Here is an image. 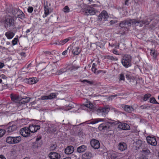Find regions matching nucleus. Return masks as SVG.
Returning a JSON list of instances; mask_svg holds the SVG:
<instances>
[{"instance_id":"1","label":"nucleus","mask_w":159,"mask_h":159,"mask_svg":"<svg viewBox=\"0 0 159 159\" xmlns=\"http://www.w3.org/2000/svg\"><path fill=\"white\" fill-rule=\"evenodd\" d=\"M104 122L103 123L100 124L99 127L98 129L99 130H107L112 126H114L118 124V128L122 130H129L130 126L125 123L120 122L118 123L117 121L112 120L111 121H108L105 120L104 119L98 118L95 119L91 121L89 124H94L99 122Z\"/></svg>"},{"instance_id":"2","label":"nucleus","mask_w":159,"mask_h":159,"mask_svg":"<svg viewBox=\"0 0 159 159\" xmlns=\"http://www.w3.org/2000/svg\"><path fill=\"white\" fill-rule=\"evenodd\" d=\"M84 105L88 108V109L87 110L89 111H93L97 110L99 115H102L104 116H106L110 110V107L109 105L106 106L104 107H100L98 109L90 102H87Z\"/></svg>"},{"instance_id":"3","label":"nucleus","mask_w":159,"mask_h":159,"mask_svg":"<svg viewBox=\"0 0 159 159\" xmlns=\"http://www.w3.org/2000/svg\"><path fill=\"white\" fill-rule=\"evenodd\" d=\"M4 26L6 29L12 28L13 30L16 29L14 19L11 17L6 18L4 21Z\"/></svg>"},{"instance_id":"4","label":"nucleus","mask_w":159,"mask_h":159,"mask_svg":"<svg viewBox=\"0 0 159 159\" xmlns=\"http://www.w3.org/2000/svg\"><path fill=\"white\" fill-rule=\"evenodd\" d=\"M131 57L129 55H125L121 59V62L125 68H128L131 66Z\"/></svg>"},{"instance_id":"5","label":"nucleus","mask_w":159,"mask_h":159,"mask_svg":"<svg viewBox=\"0 0 159 159\" xmlns=\"http://www.w3.org/2000/svg\"><path fill=\"white\" fill-rule=\"evenodd\" d=\"M83 11L84 14L86 15H94L98 11L95 10L94 8L90 6H88L84 9Z\"/></svg>"},{"instance_id":"6","label":"nucleus","mask_w":159,"mask_h":159,"mask_svg":"<svg viewBox=\"0 0 159 159\" xmlns=\"http://www.w3.org/2000/svg\"><path fill=\"white\" fill-rule=\"evenodd\" d=\"M17 127V125L15 124L10 123L7 125L5 130L6 133L9 134L15 131Z\"/></svg>"},{"instance_id":"7","label":"nucleus","mask_w":159,"mask_h":159,"mask_svg":"<svg viewBox=\"0 0 159 159\" xmlns=\"http://www.w3.org/2000/svg\"><path fill=\"white\" fill-rule=\"evenodd\" d=\"M109 18L107 12L105 10L102 11L98 16L97 20L99 21H101L103 19V21L107 20Z\"/></svg>"},{"instance_id":"8","label":"nucleus","mask_w":159,"mask_h":159,"mask_svg":"<svg viewBox=\"0 0 159 159\" xmlns=\"http://www.w3.org/2000/svg\"><path fill=\"white\" fill-rule=\"evenodd\" d=\"M135 19H131L121 21L119 24V26L121 28H123L126 25H129L134 24L135 25Z\"/></svg>"},{"instance_id":"9","label":"nucleus","mask_w":159,"mask_h":159,"mask_svg":"<svg viewBox=\"0 0 159 159\" xmlns=\"http://www.w3.org/2000/svg\"><path fill=\"white\" fill-rule=\"evenodd\" d=\"M151 21V20L149 21L148 20V19L143 20H142L135 19V25L136 26L139 25V27H141L143 26V25H148Z\"/></svg>"},{"instance_id":"10","label":"nucleus","mask_w":159,"mask_h":159,"mask_svg":"<svg viewBox=\"0 0 159 159\" xmlns=\"http://www.w3.org/2000/svg\"><path fill=\"white\" fill-rule=\"evenodd\" d=\"M20 134L25 137H30L31 133L28 127H24L21 129L20 131Z\"/></svg>"},{"instance_id":"11","label":"nucleus","mask_w":159,"mask_h":159,"mask_svg":"<svg viewBox=\"0 0 159 159\" xmlns=\"http://www.w3.org/2000/svg\"><path fill=\"white\" fill-rule=\"evenodd\" d=\"M16 32V30H10L6 32L5 35L8 39H11L13 38Z\"/></svg>"},{"instance_id":"12","label":"nucleus","mask_w":159,"mask_h":159,"mask_svg":"<svg viewBox=\"0 0 159 159\" xmlns=\"http://www.w3.org/2000/svg\"><path fill=\"white\" fill-rule=\"evenodd\" d=\"M90 144L91 147L94 149H98L100 147L99 141L96 139H94L91 140Z\"/></svg>"},{"instance_id":"13","label":"nucleus","mask_w":159,"mask_h":159,"mask_svg":"<svg viewBox=\"0 0 159 159\" xmlns=\"http://www.w3.org/2000/svg\"><path fill=\"white\" fill-rule=\"evenodd\" d=\"M57 131V126L53 124H48L47 131L50 134L54 133Z\"/></svg>"},{"instance_id":"14","label":"nucleus","mask_w":159,"mask_h":159,"mask_svg":"<svg viewBox=\"0 0 159 159\" xmlns=\"http://www.w3.org/2000/svg\"><path fill=\"white\" fill-rule=\"evenodd\" d=\"M48 157L50 159H59L61 157L60 154L53 152L49 153Z\"/></svg>"},{"instance_id":"15","label":"nucleus","mask_w":159,"mask_h":159,"mask_svg":"<svg viewBox=\"0 0 159 159\" xmlns=\"http://www.w3.org/2000/svg\"><path fill=\"white\" fill-rule=\"evenodd\" d=\"M57 95L55 93H52L48 96H44L41 97V99L42 100L47 99H52L56 98Z\"/></svg>"},{"instance_id":"16","label":"nucleus","mask_w":159,"mask_h":159,"mask_svg":"<svg viewBox=\"0 0 159 159\" xmlns=\"http://www.w3.org/2000/svg\"><path fill=\"white\" fill-rule=\"evenodd\" d=\"M118 147L119 150L121 151H123L127 149V145L125 143L121 142L118 144Z\"/></svg>"},{"instance_id":"17","label":"nucleus","mask_w":159,"mask_h":159,"mask_svg":"<svg viewBox=\"0 0 159 159\" xmlns=\"http://www.w3.org/2000/svg\"><path fill=\"white\" fill-rule=\"evenodd\" d=\"M74 150V147L72 146H69L65 149V152L66 154H70L73 153Z\"/></svg>"},{"instance_id":"18","label":"nucleus","mask_w":159,"mask_h":159,"mask_svg":"<svg viewBox=\"0 0 159 159\" xmlns=\"http://www.w3.org/2000/svg\"><path fill=\"white\" fill-rule=\"evenodd\" d=\"M87 149V147L85 145H81L77 148V151L79 153H82L85 152Z\"/></svg>"},{"instance_id":"19","label":"nucleus","mask_w":159,"mask_h":159,"mask_svg":"<svg viewBox=\"0 0 159 159\" xmlns=\"http://www.w3.org/2000/svg\"><path fill=\"white\" fill-rule=\"evenodd\" d=\"M122 107L125 111L129 113L131 112L133 110V108L131 106L123 105Z\"/></svg>"},{"instance_id":"20","label":"nucleus","mask_w":159,"mask_h":159,"mask_svg":"<svg viewBox=\"0 0 159 159\" xmlns=\"http://www.w3.org/2000/svg\"><path fill=\"white\" fill-rule=\"evenodd\" d=\"M108 159H116L117 156L115 153H112V151H109L107 152Z\"/></svg>"},{"instance_id":"21","label":"nucleus","mask_w":159,"mask_h":159,"mask_svg":"<svg viewBox=\"0 0 159 159\" xmlns=\"http://www.w3.org/2000/svg\"><path fill=\"white\" fill-rule=\"evenodd\" d=\"M26 82H28L30 84H33L36 83L37 82V80L36 78H30L25 79Z\"/></svg>"},{"instance_id":"22","label":"nucleus","mask_w":159,"mask_h":159,"mask_svg":"<svg viewBox=\"0 0 159 159\" xmlns=\"http://www.w3.org/2000/svg\"><path fill=\"white\" fill-rule=\"evenodd\" d=\"M20 10L17 8H13L11 11V14L12 16L11 17L16 18Z\"/></svg>"},{"instance_id":"23","label":"nucleus","mask_w":159,"mask_h":159,"mask_svg":"<svg viewBox=\"0 0 159 159\" xmlns=\"http://www.w3.org/2000/svg\"><path fill=\"white\" fill-rule=\"evenodd\" d=\"M92 156V153L89 152H86L82 156L83 158L84 159H89Z\"/></svg>"},{"instance_id":"24","label":"nucleus","mask_w":159,"mask_h":159,"mask_svg":"<svg viewBox=\"0 0 159 159\" xmlns=\"http://www.w3.org/2000/svg\"><path fill=\"white\" fill-rule=\"evenodd\" d=\"M17 18L23 19L25 18V16L22 11L20 10L16 18Z\"/></svg>"},{"instance_id":"25","label":"nucleus","mask_w":159,"mask_h":159,"mask_svg":"<svg viewBox=\"0 0 159 159\" xmlns=\"http://www.w3.org/2000/svg\"><path fill=\"white\" fill-rule=\"evenodd\" d=\"M72 52L74 55H78L80 53V50L79 47H74L73 49Z\"/></svg>"},{"instance_id":"26","label":"nucleus","mask_w":159,"mask_h":159,"mask_svg":"<svg viewBox=\"0 0 159 159\" xmlns=\"http://www.w3.org/2000/svg\"><path fill=\"white\" fill-rule=\"evenodd\" d=\"M11 98L12 100L16 102L20 100V98L17 95L12 94L11 95Z\"/></svg>"},{"instance_id":"27","label":"nucleus","mask_w":159,"mask_h":159,"mask_svg":"<svg viewBox=\"0 0 159 159\" xmlns=\"http://www.w3.org/2000/svg\"><path fill=\"white\" fill-rule=\"evenodd\" d=\"M21 140V137L20 136L13 137V144L18 143Z\"/></svg>"},{"instance_id":"28","label":"nucleus","mask_w":159,"mask_h":159,"mask_svg":"<svg viewBox=\"0 0 159 159\" xmlns=\"http://www.w3.org/2000/svg\"><path fill=\"white\" fill-rule=\"evenodd\" d=\"M151 55L152 56L154 59L157 58V52L156 50L152 49L151 50Z\"/></svg>"},{"instance_id":"29","label":"nucleus","mask_w":159,"mask_h":159,"mask_svg":"<svg viewBox=\"0 0 159 159\" xmlns=\"http://www.w3.org/2000/svg\"><path fill=\"white\" fill-rule=\"evenodd\" d=\"M30 98L29 97L22 98L21 100V103L22 104L28 103L30 102Z\"/></svg>"},{"instance_id":"30","label":"nucleus","mask_w":159,"mask_h":159,"mask_svg":"<svg viewBox=\"0 0 159 159\" xmlns=\"http://www.w3.org/2000/svg\"><path fill=\"white\" fill-rule=\"evenodd\" d=\"M70 39L68 38L66 39H64L61 40L60 41L58 40L59 45H63L68 42Z\"/></svg>"},{"instance_id":"31","label":"nucleus","mask_w":159,"mask_h":159,"mask_svg":"<svg viewBox=\"0 0 159 159\" xmlns=\"http://www.w3.org/2000/svg\"><path fill=\"white\" fill-rule=\"evenodd\" d=\"M13 137L9 136L7 137L6 139V141L7 143L9 144H13Z\"/></svg>"},{"instance_id":"32","label":"nucleus","mask_w":159,"mask_h":159,"mask_svg":"<svg viewBox=\"0 0 159 159\" xmlns=\"http://www.w3.org/2000/svg\"><path fill=\"white\" fill-rule=\"evenodd\" d=\"M106 58L108 59L111 60L112 61H117L118 60L117 58L110 55L107 56Z\"/></svg>"},{"instance_id":"33","label":"nucleus","mask_w":159,"mask_h":159,"mask_svg":"<svg viewBox=\"0 0 159 159\" xmlns=\"http://www.w3.org/2000/svg\"><path fill=\"white\" fill-rule=\"evenodd\" d=\"M34 124L30 125L29 127L28 128L31 134V133H34V128L35 126H34Z\"/></svg>"},{"instance_id":"34","label":"nucleus","mask_w":159,"mask_h":159,"mask_svg":"<svg viewBox=\"0 0 159 159\" xmlns=\"http://www.w3.org/2000/svg\"><path fill=\"white\" fill-rule=\"evenodd\" d=\"M44 8L45 14V17H46L47 16V15L49 14V10L48 6H44Z\"/></svg>"},{"instance_id":"35","label":"nucleus","mask_w":159,"mask_h":159,"mask_svg":"<svg viewBox=\"0 0 159 159\" xmlns=\"http://www.w3.org/2000/svg\"><path fill=\"white\" fill-rule=\"evenodd\" d=\"M67 107V109H66L67 110H69L71 108H72L74 107V104L73 102H70L68 106H66Z\"/></svg>"},{"instance_id":"36","label":"nucleus","mask_w":159,"mask_h":159,"mask_svg":"<svg viewBox=\"0 0 159 159\" xmlns=\"http://www.w3.org/2000/svg\"><path fill=\"white\" fill-rule=\"evenodd\" d=\"M152 142L150 144L153 146L156 145L157 144V142L156 138H155L153 137V138H152Z\"/></svg>"},{"instance_id":"37","label":"nucleus","mask_w":159,"mask_h":159,"mask_svg":"<svg viewBox=\"0 0 159 159\" xmlns=\"http://www.w3.org/2000/svg\"><path fill=\"white\" fill-rule=\"evenodd\" d=\"M81 81L82 82H83L84 83H88L91 85L93 84L94 83L93 81H89V80H81Z\"/></svg>"},{"instance_id":"38","label":"nucleus","mask_w":159,"mask_h":159,"mask_svg":"<svg viewBox=\"0 0 159 159\" xmlns=\"http://www.w3.org/2000/svg\"><path fill=\"white\" fill-rule=\"evenodd\" d=\"M80 67L79 66H75L72 65L69 68V70L72 71L73 70H76Z\"/></svg>"},{"instance_id":"39","label":"nucleus","mask_w":159,"mask_h":159,"mask_svg":"<svg viewBox=\"0 0 159 159\" xmlns=\"http://www.w3.org/2000/svg\"><path fill=\"white\" fill-rule=\"evenodd\" d=\"M150 102L152 103L159 104V103L157 102L154 98H151L150 99Z\"/></svg>"},{"instance_id":"40","label":"nucleus","mask_w":159,"mask_h":159,"mask_svg":"<svg viewBox=\"0 0 159 159\" xmlns=\"http://www.w3.org/2000/svg\"><path fill=\"white\" fill-rule=\"evenodd\" d=\"M136 159H148L147 157L145 155L142 154H140L139 157H138Z\"/></svg>"},{"instance_id":"41","label":"nucleus","mask_w":159,"mask_h":159,"mask_svg":"<svg viewBox=\"0 0 159 159\" xmlns=\"http://www.w3.org/2000/svg\"><path fill=\"white\" fill-rule=\"evenodd\" d=\"M151 95L150 94H145L143 97V100L146 101L151 97Z\"/></svg>"},{"instance_id":"42","label":"nucleus","mask_w":159,"mask_h":159,"mask_svg":"<svg viewBox=\"0 0 159 159\" xmlns=\"http://www.w3.org/2000/svg\"><path fill=\"white\" fill-rule=\"evenodd\" d=\"M5 133L6 132L5 129H0V138L3 137Z\"/></svg>"},{"instance_id":"43","label":"nucleus","mask_w":159,"mask_h":159,"mask_svg":"<svg viewBox=\"0 0 159 159\" xmlns=\"http://www.w3.org/2000/svg\"><path fill=\"white\" fill-rule=\"evenodd\" d=\"M18 38H14L12 41V43L13 45H15L17 43Z\"/></svg>"},{"instance_id":"44","label":"nucleus","mask_w":159,"mask_h":159,"mask_svg":"<svg viewBox=\"0 0 159 159\" xmlns=\"http://www.w3.org/2000/svg\"><path fill=\"white\" fill-rule=\"evenodd\" d=\"M152 138H153V137L150 136H148L146 138L147 142L150 144L152 142Z\"/></svg>"},{"instance_id":"45","label":"nucleus","mask_w":159,"mask_h":159,"mask_svg":"<svg viewBox=\"0 0 159 159\" xmlns=\"http://www.w3.org/2000/svg\"><path fill=\"white\" fill-rule=\"evenodd\" d=\"M34 126H35L34 128V132H36L40 128V125L34 124Z\"/></svg>"},{"instance_id":"46","label":"nucleus","mask_w":159,"mask_h":159,"mask_svg":"<svg viewBox=\"0 0 159 159\" xmlns=\"http://www.w3.org/2000/svg\"><path fill=\"white\" fill-rule=\"evenodd\" d=\"M136 143L138 147H139L141 146L142 144V141L140 140H138L137 141Z\"/></svg>"},{"instance_id":"47","label":"nucleus","mask_w":159,"mask_h":159,"mask_svg":"<svg viewBox=\"0 0 159 159\" xmlns=\"http://www.w3.org/2000/svg\"><path fill=\"white\" fill-rule=\"evenodd\" d=\"M143 152L146 154H148L150 153L149 150L147 149H145L142 150Z\"/></svg>"},{"instance_id":"48","label":"nucleus","mask_w":159,"mask_h":159,"mask_svg":"<svg viewBox=\"0 0 159 159\" xmlns=\"http://www.w3.org/2000/svg\"><path fill=\"white\" fill-rule=\"evenodd\" d=\"M109 45L112 47H114L115 48H119V45L118 44V45H115L114 44H111L110 43H109Z\"/></svg>"},{"instance_id":"49","label":"nucleus","mask_w":159,"mask_h":159,"mask_svg":"<svg viewBox=\"0 0 159 159\" xmlns=\"http://www.w3.org/2000/svg\"><path fill=\"white\" fill-rule=\"evenodd\" d=\"M63 9L64 11L65 12H68L69 11V8L67 6H65Z\"/></svg>"},{"instance_id":"50","label":"nucleus","mask_w":159,"mask_h":159,"mask_svg":"<svg viewBox=\"0 0 159 159\" xmlns=\"http://www.w3.org/2000/svg\"><path fill=\"white\" fill-rule=\"evenodd\" d=\"M57 145L56 144H53L50 147V150H55V149Z\"/></svg>"},{"instance_id":"51","label":"nucleus","mask_w":159,"mask_h":159,"mask_svg":"<svg viewBox=\"0 0 159 159\" xmlns=\"http://www.w3.org/2000/svg\"><path fill=\"white\" fill-rule=\"evenodd\" d=\"M126 78L128 80H131V79H132V76L129 74H126Z\"/></svg>"},{"instance_id":"52","label":"nucleus","mask_w":159,"mask_h":159,"mask_svg":"<svg viewBox=\"0 0 159 159\" xmlns=\"http://www.w3.org/2000/svg\"><path fill=\"white\" fill-rule=\"evenodd\" d=\"M33 10V8L31 7H29L28 8V11L29 12L31 13Z\"/></svg>"},{"instance_id":"53","label":"nucleus","mask_w":159,"mask_h":159,"mask_svg":"<svg viewBox=\"0 0 159 159\" xmlns=\"http://www.w3.org/2000/svg\"><path fill=\"white\" fill-rule=\"evenodd\" d=\"M140 108L142 109H148L150 108L149 106H147L145 105H142L140 106Z\"/></svg>"},{"instance_id":"54","label":"nucleus","mask_w":159,"mask_h":159,"mask_svg":"<svg viewBox=\"0 0 159 159\" xmlns=\"http://www.w3.org/2000/svg\"><path fill=\"white\" fill-rule=\"evenodd\" d=\"M67 71V70L66 68L61 69L59 70V73H64Z\"/></svg>"},{"instance_id":"55","label":"nucleus","mask_w":159,"mask_h":159,"mask_svg":"<svg viewBox=\"0 0 159 159\" xmlns=\"http://www.w3.org/2000/svg\"><path fill=\"white\" fill-rule=\"evenodd\" d=\"M120 80H124L125 76L123 74H120Z\"/></svg>"},{"instance_id":"56","label":"nucleus","mask_w":159,"mask_h":159,"mask_svg":"<svg viewBox=\"0 0 159 159\" xmlns=\"http://www.w3.org/2000/svg\"><path fill=\"white\" fill-rule=\"evenodd\" d=\"M42 138L41 136H39L38 137L36 138L35 141V144L37 143L38 141L40 140Z\"/></svg>"},{"instance_id":"57","label":"nucleus","mask_w":159,"mask_h":159,"mask_svg":"<svg viewBox=\"0 0 159 159\" xmlns=\"http://www.w3.org/2000/svg\"><path fill=\"white\" fill-rule=\"evenodd\" d=\"M117 22L118 21L116 20H111L110 21V22L111 25H112Z\"/></svg>"},{"instance_id":"58","label":"nucleus","mask_w":159,"mask_h":159,"mask_svg":"<svg viewBox=\"0 0 159 159\" xmlns=\"http://www.w3.org/2000/svg\"><path fill=\"white\" fill-rule=\"evenodd\" d=\"M123 5H125L128 6L129 5V0H126Z\"/></svg>"},{"instance_id":"59","label":"nucleus","mask_w":159,"mask_h":159,"mask_svg":"<svg viewBox=\"0 0 159 159\" xmlns=\"http://www.w3.org/2000/svg\"><path fill=\"white\" fill-rule=\"evenodd\" d=\"M96 70H97V69L96 67H92V71L95 74L96 73Z\"/></svg>"},{"instance_id":"60","label":"nucleus","mask_w":159,"mask_h":159,"mask_svg":"<svg viewBox=\"0 0 159 159\" xmlns=\"http://www.w3.org/2000/svg\"><path fill=\"white\" fill-rule=\"evenodd\" d=\"M44 53L46 55H50L52 54L51 52L48 51L44 52Z\"/></svg>"},{"instance_id":"61","label":"nucleus","mask_w":159,"mask_h":159,"mask_svg":"<svg viewBox=\"0 0 159 159\" xmlns=\"http://www.w3.org/2000/svg\"><path fill=\"white\" fill-rule=\"evenodd\" d=\"M112 52L115 54H119L118 52L116 49H114L113 50Z\"/></svg>"},{"instance_id":"62","label":"nucleus","mask_w":159,"mask_h":159,"mask_svg":"<svg viewBox=\"0 0 159 159\" xmlns=\"http://www.w3.org/2000/svg\"><path fill=\"white\" fill-rule=\"evenodd\" d=\"M0 77L1 78L3 79H6L7 78V77L4 74L1 75H0Z\"/></svg>"},{"instance_id":"63","label":"nucleus","mask_w":159,"mask_h":159,"mask_svg":"<svg viewBox=\"0 0 159 159\" xmlns=\"http://www.w3.org/2000/svg\"><path fill=\"white\" fill-rule=\"evenodd\" d=\"M4 66V65L3 63L0 62V69L2 68Z\"/></svg>"},{"instance_id":"64","label":"nucleus","mask_w":159,"mask_h":159,"mask_svg":"<svg viewBox=\"0 0 159 159\" xmlns=\"http://www.w3.org/2000/svg\"><path fill=\"white\" fill-rule=\"evenodd\" d=\"M0 159H6V158L3 156L0 155Z\"/></svg>"}]
</instances>
